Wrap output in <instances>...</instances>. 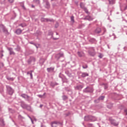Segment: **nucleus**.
I'll return each instance as SVG.
<instances>
[{
  "mask_svg": "<svg viewBox=\"0 0 127 127\" xmlns=\"http://www.w3.org/2000/svg\"><path fill=\"white\" fill-rule=\"evenodd\" d=\"M32 100H33V98L28 95L26 99V101H27V102H31Z\"/></svg>",
  "mask_w": 127,
  "mask_h": 127,
  "instance_id": "obj_19",
  "label": "nucleus"
},
{
  "mask_svg": "<svg viewBox=\"0 0 127 127\" xmlns=\"http://www.w3.org/2000/svg\"><path fill=\"white\" fill-rule=\"evenodd\" d=\"M81 76L82 78H85V77H88L89 76V74L87 73L86 72H82L81 73Z\"/></svg>",
  "mask_w": 127,
  "mask_h": 127,
  "instance_id": "obj_18",
  "label": "nucleus"
},
{
  "mask_svg": "<svg viewBox=\"0 0 127 127\" xmlns=\"http://www.w3.org/2000/svg\"><path fill=\"white\" fill-rule=\"evenodd\" d=\"M87 127H94V126H93V124L91 123H89L87 124Z\"/></svg>",
  "mask_w": 127,
  "mask_h": 127,
  "instance_id": "obj_40",
  "label": "nucleus"
},
{
  "mask_svg": "<svg viewBox=\"0 0 127 127\" xmlns=\"http://www.w3.org/2000/svg\"><path fill=\"white\" fill-rule=\"evenodd\" d=\"M46 8H49V7H50V4L49 3V2L46 1Z\"/></svg>",
  "mask_w": 127,
  "mask_h": 127,
  "instance_id": "obj_27",
  "label": "nucleus"
},
{
  "mask_svg": "<svg viewBox=\"0 0 127 127\" xmlns=\"http://www.w3.org/2000/svg\"><path fill=\"white\" fill-rule=\"evenodd\" d=\"M80 7H81V8H82V9H84L86 7L85 6V4H84V3L83 2H81L80 3Z\"/></svg>",
  "mask_w": 127,
  "mask_h": 127,
  "instance_id": "obj_26",
  "label": "nucleus"
},
{
  "mask_svg": "<svg viewBox=\"0 0 127 127\" xmlns=\"http://www.w3.org/2000/svg\"><path fill=\"white\" fill-rule=\"evenodd\" d=\"M28 63H29V64H30V63H31V60H29Z\"/></svg>",
  "mask_w": 127,
  "mask_h": 127,
  "instance_id": "obj_57",
  "label": "nucleus"
},
{
  "mask_svg": "<svg viewBox=\"0 0 127 127\" xmlns=\"http://www.w3.org/2000/svg\"><path fill=\"white\" fill-rule=\"evenodd\" d=\"M88 41L89 42H90V43H92V44L97 43V40H96V39H95L94 38H91L89 39L88 40Z\"/></svg>",
  "mask_w": 127,
  "mask_h": 127,
  "instance_id": "obj_10",
  "label": "nucleus"
},
{
  "mask_svg": "<svg viewBox=\"0 0 127 127\" xmlns=\"http://www.w3.org/2000/svg\"><path fill=\"white\" fill-rule=\"evenodd\" d=\"M41 20L42 22H45V18H42Z\"/></svg>",
  "mask_w": 127,
  "mask_h": 127,
  "instance_id": "obj_48",
  "label": "nucleus"
},
{
  "mask_svg": "<svg viewBox=\"0 0 127 127\" xmlns=\"http://www.w3.org/2000/svg\"><path fill=\"white\" fill-rule=\"evenodd\" d=\"M102 85L104 86V89L106 90V89H108L109 86L108 85V84L107 83H103Z\"/></svg>",
  "mask_w": 127,
  "mask_h": 127,
  "instance_id": "obj_28",
  "label": "nucleus"
},
{
  "mask_svg": "<svg viewBox=\"0 0 127 127\" xmlns=\"http://www.w3.org/2000/svg\"><path fill=\"white\" fill-rule=\"evenodd\" d=\"M6 89L7 93L10 96L12 95L14 93V90H13V89H12L9 85H6Z\"/></svg>",
  "mask_w": 127,
  "mask_h": 127,
  "instance_id": "obj_4",
  "label": "nucleus"
},
{
  "mask_svg": "<svg viewBox=\"0 0 127 127\" xmlns=\"http://www.w3.org/2000/svg\"><path fill=\"white\" fill-rule=\"evenodd\" d=\"M83 19L84 20H89V21H91L93 20V18L90 15H87L85 16V17L83 18Z\"/></svg>",
  "mask_w": 127,
  "mask_h": 127,
  "instance_id": "obj_9",
  "label": "nucleus"
},
{
  "mask_svg": "<svg viewBox=\"0 0 127 127\" xmlns=\"http://www.w3.org/2000/svg\"><path fill=\"white\" fill-rule=\"evenodd\" d=\"M58 26H59V23L58 22H56L55 27L56 28H58Z\"/></svg>",
  "mask_w": 127,
  "mask_h": 127,
  "instance_id": "obj_43",
  "label": "nucleus"
},
{
  "mask_svg": "<svg viewBox=\"0 0 127 127\" xmlns=\"http://www.w3.org/2000/svg\"><path fill=\"white\" fill-rule=\"evenodd\" d=\"M32 59H33V60H34V61H35V59L34 58H32Z\"/></svg>",
  "mask_w": 127,
  "mask_h": 127,
  "instance_id": "obj_62",
  "label": "nucleus"
},
{
  "mask_svg": "<svg viewBox=\"0 0 127 127\" xmlns=\"http://www.w3.org/2000/svg\"><path fill=\"white\" fill-rule=\"evenodd\" d=\"M88 53L91 56H95L96 55V52H95V49L93 47H90L89 48Z\"/></svg>",
  "mask_w": 127,
  "mask_h": 127,
  "instance_id": "obj_5",
  "label": "nucleus"
},
{
  "mask_svg": "<svg viewBox=\"0 0 127 127\" xmlns=\"http://www.w3.org/2000/svg\"><path fill=\"white\" fill-rule=\"evenodd\" d=\"M48 35L52 36L51 38L53 37V32H52V31H49L48 33Z\"/></svg>",
  "mask_w": 127,
  "mask_h": 127,
  "instance_id": "obj_30",
  "label": "nucleus"
},
{
  "mask_svg": "<svg viewBox=\"0 0 127 127\" xmlns=\"http://www.w3.org/2000/svg\"><path fill=\"white\" fill-rule=\"evenodd\" d=\"M67 99H68V97H67L66 95L63 96V99L64 100V101L67 100Z\"/></svg>",
  "mask_w": 127,
  "mask_h": 127,
  "instance_id": "obj_38",
  "label": "nucleus"
},
{
  "mask_svg": "<svg viewBox=\"0 0 127 127\" xmlns=\"http://www.w3.org/2000/svg\"><path fill=\"white\" fill-rule=\"evenodd\" d=\"M65 73L70 78H71V77H72V74H71V73L69 72V71L66 70V71H65Z\"/></svg>",
  "mask_w": 127,
  "mask_h": 127,
  "instance_id": "obj_25",
  "label": "nucleus"
},
{
  "mask_svg": "<svg viewBox=\"0 0 127 127\" xmlns=\"http://www.w3.org/2000/svg\"><path fill=\"white\" fill-rule=\"evenodd\" d=\"M105 99V96L99 97L98 99L94 100L95 103H97V101H103Z\"/></svg>",
  "mask_w": 127,
  "mask_h": 127,
  "instance_id": "obj_14",
  "label": "nucleus"
},
{
  "mask_svg": "<svg viewBox=\"0 0 127 127\" xmlns=\"http://www.w3.org/2000/svg\"><path fill=\"white\" fill-rule=\"evenodd\" d=\"M28 118L30 119V120H31V119H32V118H31V117H30V116H28Z\"/></svg>",
  "mask_w": 127,
  "mask_h": 127,
  "instance_id": "obj_59",
  "label": "nucleus"
},
{
  "mask_svg": "<svg viewBox=\"0 0 127 127\" xmlns=\"http://www.w3.org/2000/svg\"><path fill=\"white\" fill-rule=\"evenodd\" d=\"M47 70L48 72H49V73H52V72H54V67H51L48 68Z\"/></svg>",
  "mask_w": 127,
  "mask_h": 127,
  "instance_id": "obj_16",
  "label": "nucleus"
},
{
  "mask_svg": "<svg viewBox=\"0 0 127 127\" xmlns=\"http://www.w3.org/2000/svg\"><path fill=\"white\" fill-rule=\"evenodd\" d=\"M99 56H98V57L99 58H100V59H102V58H103V57H104V55H103L102 53H99Z\"/></svg>",
  "mask_w": 127,
  "mask_h": 127,
  "instance_id": "obj_35",
  "label": "nucleus"
},
{
  "mask_svg": "<svg viewBox=\"0 0 127 127\" xmlns=\"http://www.w3.org/2000/svg\"><path fill=\"white\" fill-rule=\"evenodd\" d=\"M61 74V73H60V75H59V77L60 78H61V79H62V77H61V76H60V74Z\"/></svg>",
  "mask_w": 127,
  "mask_h": 127,
  "instance_id": "obj_60",
  "label": "nucleus"
},
{
  "mask_svg": "<svg viewBox=\"0 0 127 127\" xmlns=\"http://www.w3.org/2000/svg\"><path fill=\"white\" fill-rule=\"evenodd\" d=\"M109 120L111 125H112V126H114V127H118V126H119V125L120 124V122L117 121L116 120L112 118H110Z\"/></svg>",
  "mask_w": 127,
  "mask_h": 127,
  "instance_id": "obj_3",
  "label": "nucleus"
},
{
  "mask_svg": "<svg viewBox=\"0 0 127 127\" xmlns=\"http://www.w3.org/2000/svg\"><path fill=\"white\" fill-rule=\"evenodd\" d=\"M124 112L126 113V115H127V109L124 110Z\"/></svg>",
  "mask_w": 127,
  "mask_h": 127,
  "instance_id": "obj_52",
  "label": "nucleus"
},
{
  "mask_svg": "<svg viewBox=\"0 0 127 127\" xmlns=\"http://www.w3.org/2000/svg\"><path fill=\"white\" fill-rule=\"evenodd\" d=\"M110 5H113L116 3V0H107Z\"/></svg>",
  "mask_w": 127,
  "mask_h": 127,
  "instance_id": "obj_15",
  "label": "nucleus"
},
{
  "mask_svg": "<svg viewBox=\"0 0 127 127\" xmlns=\"http://www.w3.org/2000/svg\"><path fill=\"white\" fill-rule=\"evenodd\" d=\"M27 75H30V71H28L27 72Z\"/></svg>",
  "mask_w": 127,
  "mask_h": 127,
  "instance_id": "obj_54",
  "label": "nucleus"
},
{
  "mask_svg": "<svg viewBox=\"0 0 127 127\" xmlns=\"http://www.w3.org/2000/svg\"><path fill=\"white\" fill-rule=\"evenodd\" d=\"M7 80L8 81H14V78L13 77H7Z\"/></svg>",
  "mask_w": 127,
  "mask_h": 127,
  "instance_id": "obj_31",
  "label": "nucleus"
},
{
  "mask_svg": "<svg viewBox=\"0 0 127 127\" xmlns=\"http://www.w3.org/2000/svg\"><path fill=\"white\" fill-rule=\"evenodd\" d=\"M38 97H39V98H43V95H38Z\"/></svg>",
  "mask_w": 127,
  "mask_h": 127,
  "instance_id": "obj_50",
  "label": "nucleus"
},
{
  "mask_svg": "<svg viewBox=\"0 0 127 127\" xmlns=\"http://www.w3.org/2000/svg\"><path fill=\"white\" fill-rule=\"evenodd\" d=\"M107 108H108V109H111V108H113V103H109L107 105Z\"/></svg>",
  "mask_w": 127,
  "mask_h": 127,
  "instance_id": "obj_29",
  "label": "nucleus"
},
{
  "mask_svg": "<svg viewBox=\"0 0 127 127\" xmlns=\"http://www.w3.org/2000/svg\"><path fill=\"white\" fill-rule=\"evenodd\" d=\"M35 1L37 3H40V1L39 0H35Z\"/></svg>",
  "mask_w": 127,
  "mask_h": 127,
  "instance_id": "obj_47",
  "label": "nucleus"
},
{
  "mask_svg": "<svg viewBox=\"0 0 127 127\" xmlns=\"http://www.w3.org/2000/svg\"><path fill=\"white\" fill-rule=\"evenodd\" d=\"M83 87L84 86L82 85H79L76 86L75 87V90H81V89H83Z\"/></svg>",
  "mask_w": 127,
  "mask_h": 127,
  "instance_id": "obj_17",
  "label": "nucleus"
},
{
  "mask_svg": "<svg viewBox=\"0 0 127 127\" xmlns=\"http://www.w3.org/2000/svg\"><path fill=\"white\" fill-rule=\"evenodd\" d=\"M83 92L84 93H93L94 92V89L93 87L88 86L83 89Z\"/></svg>",
  "mask_w": 127,
  "mask_h": 127,
  "instance_id": "obj_6",
  "label": "nucleus"
},
{
  "mask_svg": "<svg viewBox=\"0 0 127 127\" xmlns=\"http://www.w3.org/2000/svg\"><path fill=\"white\" fill-rule=\"evenodd\" d=\"M58 124H60V122L58 121H54L51 123V127H53V125H58Z\"/></svg>",
  "mask_w": 127,
  "mask_h": 127,
  "instance_id": "obj_22",
  "label": "nucleus"
},
{
  "mask_svg": "<svg viewBox=\"0 0 127 127\" xmlns=\"http://www.w3.org/2000/svg\"><path fill=\"white\" fill-rule=\"evenodd\" d=\"M30 44H33V45H34L35 46H36V44H34V43H32V42H30Z\"/></svg>",
  "mask_w": 127,
  "mask_h": 127,
  "instance_id": "obj_51",
  "label": "nucleus"
},
{
  "mask_svg": "<svg viewBox=\"0 0 127 127\" xmlns=\"http://www.w3.org/2000/svg\"><path fill=\"white\" fill-rule=\"evenodd\" d=\"M82 68L83 69H87V68H88V65H87V64L83 65H82Z\"/></svg>",
  "mask_w": 127,
  "mask_h": 127,
  "instance_id": "obj_37",
  "label": "nucleus"
},
{
  "mask_svg": "<svg viewBox=\"0 0 127 127\" xmlns=\"http://www.w3.org/2000/svg\"><path fill=\"white\" fill-rule=\"evenodd\" d=\"M112 36L114 37V38H116V35H115V34L113 33Z\"/></svg>",
  "mask_w": 127,
  "mask_h": 127,
  "instance_id": "obj_53",
  "label": "nucleus"
},
{
  "mask_svg": "<svg viewBox=\"0 0 127 127\" xmlns=\"http://www.w3.org/2000/svg\"><path fill=\"white\" fill-rule=\"evenodd\" d=\"M84 121L86 122H96L97 121V118L92 116H85Z\"/></svg>",
  "mask_w": 127,
  "mask_h": 127,
  "instance_id": "obj_2",
  "label": "nucleus"
},
{
  "mask_svg": "<svg viewBox=\"0 0 127 127\" xmlns=\"http://www.w3.org/2000/svg\"><path fill=\"white\" fill-rule=\"evenodd\" d=\"M31 7L33 8V7H34V5H31Z\"/></svg>",
  "mask_w": 127,
  "mask_h": 127,
  "instance_id": "obj_64",
  "label": "nucleus"
},
{
  "mask_svg": "<svg viewBox=\"0 0 127 127\" xmlns=\"http://www.w3.org/2000/svg\"><path fill=\"white\" fill-rule=\"evenodd\" d=\"M30 79H33V75L32 74V73H30Z\"/></svg>",
  "mask_w": 127,
  "mask_h": 127,
  "instance_id": "obj_45",
  "label": "nucleus"
},
{
  "mask_svg": "<svg viewBox=\"0 0 127 127\" xmlns=\"http://www.w3.org/2000/svg\"><path fill=\"white\" fill-rule=\"evenodd\" d=\"M43 105H42V104H41L40 105V108H42L43 107Z\"/></svg>",
  "mask_w": 127,
  "mask_h": 127,
  "instance_id": "obj_56",
  "label": "nucleus"
},
{
  "mask_svg": "<svg viewBox=\"0 0 127 127\" xmlns=\"http://www.w3.org/2000/svg\"><path fill=\"white\" fill-rule=\"evenodd\" d=\"M15 50H16V51H20V47H19V46H17V48H15Z\"/></svg>",
  "mask_w": 127,
  "mask_h": 127,
  "instance_id": "obj_33",
  "label": "nucleus"
},
{
  "mask_svg": "<svg viewBox=\"0 0 127 127\" xmlns=\"http://www.w3.org/2000/svg\"><path fill=\"white\" fill-rule=\"evenodd\" d=\"M77 55L79 57H84L85 56V53L83 52H77Z\"/></svg>",
  "mask_w": 127,
  "mask_h": 127,
  "instance_id": "obj_11",
  "label": "nucleus"
},
{
  "mask_svg": "<svg viewBox=\"0 0 127 127\" xmlns=\"http://www.w3.org/2000/svg\"><path fill=\"white\" fill-rule=\"evenodd\" d=\"M20 106L21 108L24 110H27V111H29V112H33V110L31 108V106L28 104H25V103L23 101L21 102Z\"/></svg>",
  "mask_w": 127,
  "mask_h": 127,
  "instance_id": "obj_1",
  "label": "nucleus"
},
{
  "mask_svg": "<svg viewBox=\"0 0 127 127\" xmlns=\"http://www.w3.org/2000/svg\"><path fill=\"white\" fill-rule=\"evenodd\" d=\"M18 119H20V120H23L24 119V117H22L21 115H19L18 117Z\"/></svg>",
  "mask_w": 127,
  "mask_h": 127,
  "instance_id": "obj_39",
  "label": "nucleus"
},
{
  "mask_svg": "<svg viewBox=\"0 0 127 127\" xmlns=\"http://www.w3.org/2000/svg\"><path fill=\"white\" fill-rule=\"evenodd\" d=\"M3 66H4L3 63L2 62H0V69L1 68H2V67H3Z\"/></svg>",
  "mask_w": 127,
  "mask_h": 127,
  "instance_id": "obj_41",
  "label": "nucleus"
},
{
  "mask_svg": "<svg viewBox=\"0 0 127 127\" xmlns=\"http://www.w3.org/2000/svg\"><path fill=\"white\" fill-rule=\"evenodd\" d=\"M51 38H53V40H58V39H59L58 38H54V37H52Z\"/></svg>",
  "mask_w": 127,
  "mask_h": 127,
  "instance_id": "obj_46",
  "label": "nucleus"
},
{
  "mask_svg": "<svg viewBox=\"0 0 127 127\" xmlns=\"http://www.w3.org/2000/svg\"><path fill=\"white\" fill-rule=\"evenodd\" d=\"M106 31H107V30H106V29L104 30V33H105L106 32Z\"/></svg>",
  "mask_w": 127,
  "mask_h": 127,
  "instance_id": "obj_63",
  "label": "nucleus"
},
{
  "mask_svg": "<svg viewBox=\"0 0 127 127\" xmlns=\"http://www.w3.org/2000/svg\"><path fill=\"white\" fill-rule=\"evenodd\" d=\"M2 27H3V25H0V32H1V30L2 29Z\"/></svg>",
  "mask_w": 127,
  "mask_h": 127,
  "instance_id": "obj_44",
  "label": "nucleus"
},
{
  "mask_svg": "<svg viewBox=\"0 0 127 127\" xmlns=\"http://www.w3.org/2000/svg\"><path fill=\"white\" fill-rule=\"evenodd\" d=\"M9 2L12 3L14 1V0H8Z\"/></svg>",
  "mask_w": 127,
  "mask_h": 127,
  "instance_id": "obj_49",
  "label": "nucleus"
},
{
  "mask_svg": "<svg viewBox=\"0 0 127 127\" xmlns=\"http://www.w3.org/2000/svg\"><path fill=\"white\" fill-rule=\"evenodd\" d=\"M16 34H18V35H19V34H21V32H22V30L20 29H18L16 30Z\"/></svg>",
  "mask_w": 127,
  "mask_h": 127,
  "instance_id": "obj_23",
  "label": "nucleus"
},
{
  "mask_svg": "<svg viewBox=\"0 0 127 127\" xmlns=\"http://www.w3.org/2000/svg\"><path fill=\"white\" fill-rule=\"evenodd\" d=\"M31 121L32 124L33 125L34 123H33V120H32V119H31Z\"/></svg>",
  "mask_w": 127,
  "mask_h": 127,
  "instance_id": "obj_55",
  "label": "nucleus"
},
{
  "mask_svg": "<svg viewBox=\"0 0 127 127\" xmlns=\"http://www.w3.org/2000/svg\"><path fill=\"white\" fill-rule=\"evenodd\" d=\"M70 19H71V21H72V22L73 23H74L75 22V20H74V16H72L71 17H70Z\"/></svg>",
  "mask_w": 127,
  "mask_h": 127,
  "instance_id": "obj_36",
  "label": "nucleus"
},
{
  "mask_svg": "<svg viewBox=\"0 0 127 127\" xmlns=\"http://www.w3.org/2000/svg\"><path fill=\"white\" fill-rule=\"evenodd\" d=\"M30 73H31L32 74V72H33V70H30Z\"/></svg>",
  "mask_w": 127,
  "mask_h": 127,
  "instance_id": "obj_58",
  "label": "nucleus"
},
{
  "mask_svg": "<svg viewBox=\"0 0 127 127\" xmlns=\"http://www.w3.org/2000/svg\"><path fill=\"white\" fill-rule=\"evenodd\" d=\"M2 30H3V32L4 33H5V34L8 35V31L7 30L6 28H5V27L4 25L3 26V27L2 28Z\"/></svg>",
  "mask_w": 127,
  "mask_h": 127,
  "instance_id": "obj_12",
  "label": "nucleus"
},
{
  "mask_svg": "<svg viewBox=\"0 0 127 127\" xmlns=\"http://www.w3.org/2000/svg\"><path fill=\"white\" fill-rule=\"evenodd\" d=\"M7 50L9 52L10 55H15V53L13 51L12 48H8Z\"/></svg>",
  "mask_w": 127,
  "mask_h": 127,
  "instance_id": "obj_8",
  "label": "nucleus"
},
{
  "mask_svg": "<svg viewBox=\"0 0 127 127\" xmlns=\"http://www.w3.org/2000/svg\"><path fill=\"white\" fill-rule=\"evenodd\" d=\"M101 31L102 30L101 29V28H97L94 31V32L96 34H99V33H101Z\"/></svg>",
  "mask_w": 127,
  "mask_h": 127,
  "instance_id": "obj_13",
  "label": "nucleus"
},
{
  "mask_svg": "<svg viewBox=\"0 0 127 127\" xmlns=\"http://www.w3.org/2000/svg\"><path fill=\"white\" fill-rule=\"evenodd\" d=\"M5 125L4 124V121L3 119H0V126L1 127H4Z\"/></svg>",
  "mask_w": 127,
  "mask_h": 127,
  "instance_id": "obj_20",
  "label": "nucleus"
},
{
  "mask_svg": "<svg viewBox=\"0 0 127 127\" xmlns=\"http://www.w3.org/2000/svg\"><path fill=\"white\" fill-rule=\"evenodd\" d=\"M45 22H48V21H50V22L53 21V19H49L48 18H45Z\"/></svg>",
  "mask_w": 127,
  "mask_h": 127,
  "instance_id": "obj_32",
  "label": "nucleus"
},
{
  "mask_svg": "<svg viewBox=\"0 0 127 127\" xmlns=\"http://www.w3.org/2000/svg\"><path fill=\"white\" fill-rule=\"evenodd\" d=\"M8 111L10 113H13L14 112V111L12 110L11 108H8Z\"/></svg>",
  "mask_w": 127,
  "mask_h": 127,
  "instance_id": "obj_42",
  "label": "nucleus"
},
{
  "mask_svg": "<svg viewBox=\"0 0 127 127\" xmlns=\"http://www.w3.org/2000/svg\"><path fill=\"white\" fill-rule=\"evenodd\" d=\"M83 10L85 11V12L86 13H87V14H89V11L88 10V9H87V7H85V8H84L83 9Z\"/></svg>",
  "mask_w": 127,
  "mask_h": 127,
  "instance_id": "obj_34",
  "label": "nucleus"
},
{
  "mask_svg": "<svg viewBox=\"0 0 127 127\" xmlns=\"http://www.w3.org/2000/svg\"><path fill=\"white\" fill-rule=\"evenodd\" d=\"M28 96V95L26 94H22L21 95V97H22V98H23V99H25V100H26Z\"/></svg>",
  "mask_w": 127,
  "mask_h": 127,
  "instance_id": "obj_24",
  "label": "nucleus"
},
{
  "mask_svg": "<svg viewBox=\"0 0 127 127\" xmlns=\"http://www.w3.org/2000/svg\"><path fill=\"white\" fill-rule=\"evenodd\" d=\"M58 85V83H57V82H51L50 84V86H51V87H52L53 88H54L55 86H57Z\"/></svg>",
  "mask_w": 127,
  "mask_h": 127,
  "instance_id": "obj_21",
  "label": "nucleus"
},
{
  "mask_svg": "<svg viewBox=\"0 0 127 127\" xmlns=\"http://www.w3.org/2000/svg\"><path fill=\"white\" fill-rule=\"evenodd\" d=\"M20 26H21L22 27H23V25H22V24H20Z\"/></svg>",
  "mask_w": 127,
  "mask_h": 127,
  "instance_id": "obj_61",
  "label": "nucleus"
},
{
  "mask_svg": "<svg viewBox=\"0 0 127 127\" xmlns=\"http://www.w3.org/2000/svg\"><path fill=\"white\" fill-rule=\"evenodd\" d=\"M61 57H64V54L63 53H59L55 56V58L57 60H59Z\"/></svg>",
  "mask_w": 127,
  "mask_h": 127,
  "instance_id": "obj_7",
  "label": "nucleus"
}]
</instances>
